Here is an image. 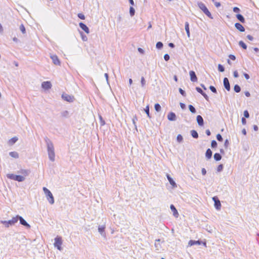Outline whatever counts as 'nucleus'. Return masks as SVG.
Segmentation results:
<instances>
[{
	"mask_svg": "<svg viewBox=\"0 0 259 259\" xmlns=\"http://www.w3.org/2000/svg\"><path fill=\"white\" fill-rule=\"evenodd\" d=\"M44 140L47 145L49 158L51 161H54L55 160V154L53 143L47 137L45 138Z\"/></svg>",
	"mask_w": 259,
	"mask_h": 259,
	"instance_id": "1",
	"label": "nucleus"
},
{
	"mask_svg": "<svg viewBox=\"0 0 259 259\" xmlns=\"http://www.w3.org/2000/svg\"><path fill=\"white\" fill-rule=\"evenodd\" d=\"M198 6L199 8V9H201L207 17H208L210 19H213V17L210 12L209 11L206 6L203 3L198 2Z\"/></svg>",
	"mask_w": 259,
	"mask_h": 259,
	"instance_id": "2",
	"label": "nucleus"
},
{
	"mask_svg": "<svg viewBox=\"0 0 259 259\" xmlns=\"http://www.w3.org/2000/svg\"><path fill=\"white\" fill-rule=\"evenodd\" d=\"M42 189L50 203L51 204H54V198L51 192L46 187H43Z\"/></svg>",
	"mask_w": 259,
	"mask_h": 259,
	"instance_id": "3",
	"label": "nucleus"
},
{
	"mask_svg": "<svg viewBox=\"0 0 259 259\" xmlns=\"http://www.w3.org/2000/svg\"><path fill=\"white\" fill-rule=\"evenodd\" d=\"M7 177L11 180H13L19 182H23L25 180V177L20 175H16L13 174H8Z\"/></svg>",
	"mask_w": 259,
	"mask_h": 259,
	"instance_id": "4",
	"label": "nucleus"
},
{
	"mask_svg": "<svg viewBox=\"0 0 259 259\" xmlns=\"http://www.w3.org/2000/svg\"><path fill=\"white\" fill-rule=\"evenodd\" d=\"M62 244V238L59 236H57L55 238V242L54 246L56 247L58 250H61L62 247L61 245Z\"/></svg>",
	"mask_w": 259,
	"mask_h": 259,
	"instance_id": "5",
	"label": "nucleus"
},
{
	"mask_svg": "<svg viewBox=\"0 0 259 259\" xmlns=\"http://www.w3.org/2000/svg\"><path fill=\"white\" fill-rule=\"evenodd\" d=\"M62 98L64 100L70 103L73 102L74 99L73 96H70L66 94H63L62 95Z\"/></svg>",
	"mask_w": 259,
	"mask_h": 259,
	"instance_id": "6",
	"label": "nucleus"
},
{
	"mask_svg": "<svg viewBox=\"0 0 259 259\" xmlns=\"http://www.w3.org/2000/svg\"><path fill=\"white\" fill-rule=\"evenodd\" d=\"M214 202V207L217 210H220L221 207V204L220 201L217 196H214L212 198Z\"/></svg>",
	"mask_w": 259,
	"mask_h": 259,
	"instance_id": "7",
	"label": "nucleus"
},
{
	"mask_svg": "<svg viewBox=\"0 0 259 259\" xmlns=\"http://www.w3.org/2000/svg\"><path fill=\"white\" fill-rule=\"evenodd\" d=\"M41 87L44 89L49 90L51 88L52 84L51 82L49 81H44L41 83Z\"/></svg>",
	"mask_w": 259,
	"mask_h": 259,
	"instance_id": "8",
	"label": "nucleus"
},
{
	"mask_svg": "<svg viewBox=\"0 0 259 259\" xmlns=\"http://www.w3.org/2000/svg\"><path fill=\"white\" fill-rule=\"evenodd\" d=\"M51 58L52 60L53 63L56 65H60V61L58 57V56L56 55H53L51 56Z\"/></svg>",
	"mask_w": 259,
	"mask_h": 259,
	"instance_id": "9",
	"label": "nucleus"
},
{
	"mask_svg": "<svg viewBox=\"0 0 259 259\" xmlns=\"http://www.w3.org/2000/svg\"><path fill=\"white\" fill-rule=\"evenodd\" d=\"M223 84L225 88L228 91H229L230 90V84L229 81V79L227 77H225L223 79Z\"/></svg>",
	"mask_w": 259,
	"mask_h": 259,
	"instance_id": "10",
	"label": "nucleus"
},
{
	"mask_svg": "<svg viewBox=\"0 0 259 259\" xmlns=\"http://www.w3.org/2000/svg\"><path fill=\"white\" fill-rule=\"evenodd\" d=\"M19 220L20 221V224L26 227L27 228H30V225L21 217H19Z\"/></svg>",
	"mask_w": 259,
	"mask_h": 259,
	"instance_id": "11",
	"label": "nucleus"
},
{
	"mask_svg": "<svg viewBox=\"0 0 259 259\" xmlns=\"http://www.w3.org/2000/svg\"><path fill=\"white\" fill-rule=\"evenodd\" d=\"M189 75L190 76V80L191 81L196 82L197 81V76L196 75L195 72L194 71L191 70L189 72Z\"/></svg>",
	"mask_w": 259,
	"mask_h": 259,
	"instance_id": "12",
	"label": "nucleus"
},
{
	"mask_svg": "<svg viewBox=\"0 0 259 259\" xmlns=\"http://www.w3.org/2000/svg\"><path fill=\"white\" fill-rule=\"evenodd\" d=\"M79 26L80 28L83 30L85 33H90V29L88 28V27L83 23L80 22L79 23Z\"/></svg>",
	"mask_w": 259,
	"mask_h": 259,
	"instance_id": "13",
	"label": "nucleus"
},
{
	"mask_svg": "<svg viewBox=\"0 0 259 259\" xmlns=\"http://www.w3.org/2000/svg\"><path fill=\"white\" fill-rule=\"evenodd\" d=\"M167 179L169 183V184L172 186L173 188L177 187V184L173 179L169 175L166 174Z\"/></svg>",
	"mask_w": 259,
	"mask_h": 259,
	"instance_id": "14",
	"label": "nucleus"
},
{
	"mask_svg": "<svg viewBox=\"0 0 259 259\" xmlns=\"http://www.w3.org/2000/svg\"><path fill=\"white\" fill-rule=\"evenodd\" d=\"M167 118L169 121H175L176 120V115L174 112H170L167 115Z\"/></svg>",
	"mask_w": 259,
	"mask_h": 259,
	"instance_id": "15",
	"label": "nucleus"
},
{
	"mask_svg": "<svg viewBox=\"0 0 259 259\" xmlns=\"http://www.w3.org/2000/svg\"><path fill=\"white\" fill-rule=\"evenodd\" d=\"M235 28L240 32L245 31V28L240 23H236L235 24Z\"/></svg>",
	"mask_w": 259,
	"mask_h": 259,
	"instance_id": "16",
	"label": "nucleus"
},
{
	"mask_svg": "<svg viewBox=\"0 0 259 259\" xmlns=\"http://www.w3.org/2000/svg\"><path fill=\"white\" fill-rule=\"evenodd\" d=\"M196 120H197V122L198 123V124L199 126L203 125V124H204V120H203V119L201 115H197V117H196Z\"/></svg>",
	"mask_w": 259,
	"mask_h": 259,
	"instance_id": "17",
	"label": "nucleus"
},
{
	"mask_svg": "<svg viewBox=\"0 0 259 259\" xmlns=\"http://www.w3.org/2000/svg\"><path fill=\"white\" fill-rule=\"evenodd\" d=\"M170 208L171 210L172 211L175 217L178 218L179 213L175 206L173 204H171L170 206Z\"/></svg>",
	"mask_w": 259,
	"mask_h": 259,
	"instance_id": "18",
	"label": "nucleus"
},
{
	"mask_svg": "<svg viewBox=\"0 0 259 259\" xmlns=\"http://www.w3.org/2000/svg\"><path fill=\"white\" fill-rule=\"evenodd\" d=\"M18 172L22 174L23 175L22 176L25 177L29 175V174L30 173V171L28 169H22L20 171H19Z\"/></svg>",
	"mask_w": 259,
	"mask_h": 259,
	"instance_id": "19",
	"label": "nucleus"
},
{
	"mask_svg": "<svg viewBox=\"0 0 259 259\" xmlns=\"http://www.w3.org/2000/svg\"><path fill=\"white\" fill-rule=\"evenodd\" d=\"M185 29L187 33V35L188 37H190V29H189V24L188 22H186L185 23Z\"/></svg>",
	"mask_w": 259,
	"mask_h": 259,
	"instance_id": "20",
	"label": "nucleus"
},
{
	"mask_svg": "<svg viewBox=\"0 0 259 259\" xmlns=\"http://www.w3.org/2000/svg\"><path fill=\"white\" fill-rule=\"evenodd\" d=\"M212 152L211 150L208 148L206 150V151L205 152V157L207 159H210L212 157Z\"/></svg>",
	"mask_w": 259,
	"mask_h": 259,
	"instance_id": "21",
	"label": "nucleus"
},
{
	"mask_svg": "<svg viewBox=\"0 0 259 259\" xmlns=\"http://www.w3.org/2000/svg\"><path fill=\"white\" fill-rule=\"evenodd\" d=\"M201 242H202L201 241H200V240L195 241V240H191L189 241L188 244L190 246H192L195 244L200 245L201 244Z\"/></svg>",
	"mask_w": 259,
	"mask_h": 259,
	"instance_id": "22",
	"label": "nucleus"
},
{
	"mask_svg": "<svg viewBox=\"0 0 259 259\" xmlns=\"http://www.w3.org/2000/svg\"><path fill=\"white\" fill-rule=\"evenodd\" d=\"M237 19L241 23H244L245 22V18L243 16L240 14H237L236 15Z\"/></svg>",
	"mask_w": 259,
	"mask_h": 259,
	"instance_id": "23",
	"label": "nucleus"
},
{
	"mask_svg": "<svg viewBox=\"0 0 259 259\" xmlns=\"http://www.w3.org/2000/svg\"><path fill=\"white\" fill-rule=\"evenodd\" d=\"M1 223L4 224L6 227H9L10 226H12L11 220L7 221H1Z\"/></svg>",
	"mask_w": 259,
	"mask_h": 259,
	"instance_id": "24",
	"label": "nucleus"
},
{
	"mask_svg": "<svg viewBox=\"0 0 259 259\" xmlns=\"http://www.w3.org/2000/svg\"><path fill=\"white\" fill-rule=\"evenodd\" d=\"M213 158L215 161H220L222 159V155L220 153H215L213 155Z\"/></svg>",
	"mask_w": 259,
	"mask_h": 259,
	"instance_id": "25",
	"label": "nucleus"
},
{
	"mask_svg": "<svg viewBox=\"0 0 259 259\" xmlns=\"http://www.w3.org/2000/svg\"><path fill=\"white\" fill-rule=\"evenodd\" d=\"M191 135L192 137L194 139H197L199 137L197 132L194 130L191 131Z\"/></svg>",
	"mask_w": 259,
	"mask_h": 259,
	"instance_id": "26",
	"label": "nucleus"
},
{
	"mask_svg": "<svg viewBox=\"0 0 259 259\" xmlns=\"http://www.w3.org/2000/svg\"><path fill=\"white\" fill-rule=\"evenodd\" d=\"M160 241V240L159 239H156L155 240V247L156 248V249L157 250H159V249L161 248V245L159 243V242Z\"/></svg>",
	"mask_w": 259,
	"mask_h": 259,
	"instance_id": "27",
	"label": "nucleus"
},
{
	"mask_svg": "<svg viewBox=\"0 0 259 259\" xmlns=\"http://www.w3.org/2000/svg\"><path fill=\"white\" fill-rule=\"evenodd\" d=\"M18 139L17 137H14L9 140V143L10 145H13L18 141Z\"/></svg>",
	"mask_w": 259,
	"mask_h": 259,
	"instance_id": "28",
	"label": "nucleus"
},
{
	"mask_svg": "<svg viewBox=\"0 0 259 259\" xmlns=\"http://www.w3.org/2000/svg\"><path fill=\"white\" fill-rule=\"evenodd\" d=\"M9 155L12 157L15 158H18L19 157V154L17 152L13 151L10 152L9 153Z\"/></svg>",
	"mask_w": 259,
	"mask_h": 259,
	"instance_id": "29",
	"label": "nucleus"
},
{
	"mask_svg": "<svg viewBox=\"0 0 259 259\" xmlns=\"http://www.w3.org/2000/svg\"><path fill=\"white\" fill-rule=\"evenodd\" d=\"M105 227L103 226H99L98 227V231L102 235H103L105 233Z\"/></svg>",
	"mask_w": 259,
	"mask_h": 259,
	"instance_id": "30",
	"label": "nucleus"
},
{
	"mask_svg": "<svg viewBox=\"0 0 259 259\" xmlns=\"http://www.w3.org/2000/svg\"><path fill=\"white\" fill-rule=\"evenodd\" d=\"M188 108H189V109L190 111L192 113H195L196 112V110L195 107L193 105H189L188 106Z\"/></svg>",
	"mask_w": 259,
	"mask_h": 259,
	"instance_id": "31",
	"label": "nucleus"
},
{
	"mask_svg": "<svg viewBox=\"0 0 259 259\" xmlns=\"http://www.w3.org/2000/svg\"><path fill=\"white\" fill-rule=\"evenodd\" d=\"M19 215H17L15 217H13L12 220H11V223L12 225H14L16 223H17L19 220Z\"/></svg>",
	"mask_w": 259,
	"mask_h": 259,
	"instance_id": "32",
	"label": "nucleus"
},
{
	"mask_svg": "<svg viewBox=\"0 0 259 259\" xmlns=\"http://www.w3.org/2000/svg\"><path fill=\"white\" fill-rule=\"evenodd\" d=\"M239 45L244 50L247 49V45L242 40L239 42Z\"/></svg>",
	"mask_w": 259,
	"mask_h": 259,
	"instance_id": "33",
	"label": "nucleus"
},
{
	"mask_svg": "<svg viewBox=\"0 0 259 259\" xmlns=\"http://www.w3.org/2000/svg\"><path fill=\"white\" fill-rule=\"evenodd\" d=\"M144 111L146 114L147 115L148 117L149 118H151V116L150 115V110H149V105H147L146 108L144 109Z\"/></svg>",
	"mask_w": 259,
	"mask_h": 259,
	"instance_id": "34",
	"label": "nucleus"
},
{
	"mask_svg": "<svg viewBox=\"0 0 259 259\" xmlns=\"http://www.w3.org/2000/svg\"><path fill=\"white\" fill-rule=\"evenodd\" d=\"M234 90L236 93H239L241 91V88L238 84H235L234 87Z\"/></svg>",
	"mask_w": 259,
	"mask_h": 259,
	"instance_id": "35",
	"label": "nucleus"
},
{
	"mask_svg": "<svg viewBox=\"0 0 259 259\" xmlns=\"http://www.w3.org/2000/svg\"><path fill=\"white\" fill-rule=\"evenodd\" d=\"M163 43L161 41H158L156 44V47L157 49H161L163 48Z\"/></svg>",
	"mask_w": 259,
	"mask_h": 259,
	"instance_id": "36",
	"label": "nucleus"
},
{
	"mask_svg": "<svg viewBox=\"0 0 259 259\" xmlns=\"http://www.w3.org/2000/svg\"><path fill=\"white\" fill-rule=\"evenodd\" d=\"M154 108L157 112H159L161 110V107L159 104L156 103L154 105Z\"/></svg>",
	"mask_w": 259,
	"mask_h": 259,
	"instance_id": "37",
	"label": "nucleus"
},
{
	"mask_svg": "<svg viewBox=\"0 0 259 259\" xmlns=\"http://www.w3.org/2000/svg\"><path fill=\"white\" fill-rule=\"evenodd\" d=\"M135 10L133 7H130V14L131 17H133L135 15Z\"/></svg>",
	"mask_w": 259,
	"mask_h": 259,
	"instance_id": "38",
	"label": "nucleus"
},
{
	"mask_svg": "<svg viewBox=\"0 0 259 259\" xmlns=\"http://www.w3.org/2000/svg\"><path fill=\"white\" fill-rule=\"evenodd\" d=\"M183 136L179 134L177 137V142L179 143H181L183 141Z\"/></svg>",
	"mask_w": 259,
	"mask_h": 259,
	"instance_id": "39",
	"label": "nucleus"
},
{
	"mask_svg": "<svg viewBox=\"0 0 259 259\" xmlns=\"http://www.w3.org/2000/svg\"><path fill=\"white\" fill-rule=\"evenodd\" d=\"M218 143L215 140H212L211 143V147L212 148H215L217 147Z\"/></svg>",
	"mask_w": 259,
	"mask_h": 259,
	"instance_id": "40",
	"label": "nucleus"
},
{
	"mask_svg": "<svg viewBox=\"0 0 259 259\" xmlns=\"http://www.w3.org/2000/svg\"><path fill=\"white\" fill-rule=\"evenodd\" d=\"M20 30L23 34L26 33V29L23 24H21L20 26Z\"/></svg>",
	"mask_w": 259,
	"mask_h": 259,
	"instance_id": "41",
	"label": "nucleus"
},
{
	"mask_svg": "<svg viewBox=\"0 0 259 259\" xmlns=\"http://www.w3.org/2000/svg\"><path fill=\"white\" fill-rule=\"evenodd\" d=\"M218 70L220 72H223L225 70V68H224V67L222 65L219 64L218 65Z\"/></svg>",
	"mask_w": 259,
	"mask_h": 259,
	"instance_id": "42",
	"label": "nucleus"
},
{
	"mask_svg": "<svg viewBox=\"0 0 259 259\" xmlns=\"http://www.w3.org/2000/svg\"><path fill=\"white\" fill-rule=\"evenodd\" d=\"M216 137H217V139L219 142H222L223 141V137H222V136H221V134H217Z\"/></svg>",
	"mask_w": 259,
	"mask_h": 259,
	"instance_id": "43",
	"label": "nucleus"
},
{
	"mask_svg": "<svg viewBox=\"0 0 259 259\" xmlns=\"http://www.w3.org/2000/svg\"><path fill=\"white\" fill-rule=\"evenodd\" d=\"M223 168H224L223 165L222 164H220V165H218V166L217 167V171L218 172H221L223 170Z\"/></svg>",
	"mask_w": 259,
	"mask_h": 259,
	"instance_id": "44",
	"label": "nucleus"
},
{
	"mask_svg": "<svg viewBox=\"0 0 259 259\" xmlns=\"http://www.w3.org/2000/svg\"><path fill=\"white\" fill-rule=\"evenodd\" d=\"M141 86L142 87H144V86L145 85V84H146V80L144 77H141Z\"/></svg>",
	"mask_w": 259,
	"mask_h": 259,
	"instance_id": "45",
	"label": "nucleus"
},
{
	"mask_svg": "<svg viewBox=\"0 0 259 259\" xmlns=\"http://www.w3.org/2000/svg\"><path fill=\"white\" fill-rule=\"evenodd\" d=\"M99 119H100V122L101 125L103 126V125H105V122L101 115L99 116Z\"/></svg>",
	"mask_w": 259,
	"mask_h": 259,
	"instance_id": "46",
	"label": "nucleus"
},
{
	"mask_svg": "<svg viewBox=\"0 0 259 259\" xmlns=\"http://www.w3.org/2000/svg\"><path fill=\"white\" fill-rule=\"evenodd\" d=\"M179 92L183 96V97H185L186 96V92L184 90H183V89H182L181 88H179Z\"/></svg>",
	"mask_w": 259,
	"mask_h": 259,
	"instance_id": "47",
	"label": "nucleus"
},
{
	"mask_svg": "<svg viewBox=\"0 0 259 259\" xmlns=\"http://www.w3.org/2000/svg\"><path fill=\"white\" fill-rule=\"evenodd\" d=\"M209 89L213 93H217V89H215V88L214 87H213L212 85H210L209 87Z\"/></svg>",
	"mask_w": 259,
	"mask_h": 259,
	"instance_id": "48",
	"label": "nucleus"
},
{
	"mask_svg": "<svg viewBox=\"0 0 259 259\" xmlns=\"http://www.w3.org/2000/svg\"><path fill=\"white\" fill-rule=\"evenodd\" d=\"M122 15L121 14L118 15L117 17V23H120L121 21H122Z\"/></svg>",
	"mask_w": 259,
	"mask_h": 259,
	"instance_id": "49",
	"label": "nucleus"
},
{
	"mask_svg": "<svg viewBox=\"0 0 259 259\" xmlns=\"http://www.w3.org/2000/svg\"><path fill=\"white\" fill-rule=\"evenodd\" d=\"M77 17L81 20L85 19V16L82 13H78L77 14Z\"/></svg>",
	"mask_w": 259,
	"mask_h": 259,
	"instance_id": "50",
	"label": "nucleus"
},
{
	"mask_svg": "<svg viewBox=\"0 0 259 259\" xmlns=\"http://www.w3.org/2000/svg\"><path fill=\"white\" fill-rule=\"evenodd\" d=\"M138 119H137V118L136 116L134 117L132 119L133 123L134 124V126L136 129H137L136 121Z\"/></svg>",
	"mask_w": 259,
	"mask_h": 259,
	"instance_id": "51",
	"label": "nucleus"
},
{
	"mask_svg": "<svg viewBox=\"0 0 259 259\" xmlns=\"http://www.w3.org/2000/svg\"><path fill=\"white\" fill-rule=\"evenodd\" d=\"M245 118H248L249 117V114L247 110H245L243 113Z\"/></svg>",
	"mask_w": 259,
	"mask_h": 259,
	"instance_id": "52",
	"label": "nucleus"
},
{
	"mask_svg": "<svg viewBox=\"0 0 259 259\" xmlns=\"http://www.w3.org/2000/svg\"><path fill=\"white\" fill-rule=\"evenodd\" d=\"M163 58H164V59L165 60V61H168L170 58L169 55L167 54H165L164 55Z\"/></svg>",
	"mask_w": 259,
	"mask_h": 259,
	"instance_id": "53",
	"label": "nucleus"
},
{
	"mask_svg": "<svg viewBox=\"0 0 259 259\" xmlns=\"http://www.w3.org/2000/svg\"><path fill=\"white\" fill-rule=\"evenodd\" d=\"M233 10L235 13H239L240 11V9L236 7H234Z\"/></svg>",
	"mask_w": 259,
	"mask_h": 259,
	"instance_id": "54",
	"label": "nucleus"
},
{
	"mask_svg": "<svg viewBox=\"0 0 259 259\" xmlns=\"http://www.w3.org/2000/svg\"><path fill=\"white\" fill-rule=\"evenodd\" d=\"M196 90L199 93H200V94H201L202 93H203V91H202V90L199 88V87H196Z\"/></svg>",
	"mask_w": 259,
	"mask_h": 259,
	"instance_id": "55",
	"label": "nucleus"
},
{
	"mask_svg": "<svg viewBox=\"0 0 259 259\" xmlns=\"http://www.w3.org/2000/svg\"><path fill=\"white\" fill-rule=\"evenodd\" d=\"M81 35L82 39L83 41H87V39H88V38H87V36H85V35L83 34L82 32L81 33Z\"/></svg>",
	"mask_w": 259,
	"mask_h": 259,
	"instance_id": "56",
	"label": "nucleus"
},
{
	"mask_svg": "<svg viewBox=\"0 0 259 259\" xmlns=\"http://www.w3.org/2000/svg\"><path fill=\"white\" fill-rule=\"evenodd\" d=\"M201 95L203 96V97L206 99V100L208 101L209 98L208 96L203 92V93H202Z\"/></svg>",
	"mask_w": 259,
	"mask_h": 259,
	"instance_id": "57",
	"label": "nucleus"
},
{
	"mask_svg": "<svg viewBox=\"0 0 259 259\" xmlns=\"http://www.w3.org/2000/svg\"><path fill=\"white\" fill-rule=\"evenodd\" d=\"M229 58L232 60H235L236 59V57L234 55L230 54L229 56Z\"/></svg>",
	"mask_w": 259,
	"mask_h": 259,
	"instance_id": "58",
	"label": "nucleus"
},
{
	"mask_svg": "<svg viewBox=\"0 0 259 259\" xmlns=\"http://www.w3.org/2000/svg\"><path fill=\"white\" fill-rule=\"evenodd\" d=\"M233 76L234 77L237 78L239 76L237 71L235 70L233 72Z\"/></svg>",
	"mask_w": 259,
	"mask_h": 259,
	"instance_id": "59",
	"label": "nucleus"
},
{
	"mask_svg": "<svg viewBox=\"0 0 259 259\" xmlns=\"http://www.w3.org/2000/svg\"><path fill=\"white\" fill-rule=\"evenodd\" d=\"M229 144V142L228 139H226L224 143V146L227 148Z\"/></svg>",
	"mask_w": 259,
	"mask_h": 259,
	"instance_id": "60",
	"label": "nucleus"
},
{
	"mask_svg": "<svg viewBox=\"0 0 259 259\" xmlns=\"http://www.w3.org/2000/svg\"><path fill=\"white\" fill-rule=\"evenodd\" d=\"M180 105L182 109H185L186 108V105L184 103H180Z\"/></svg>",
	"mask_w": 259,
	"mask_h": 259,
	"instance_id": "61",
	"label": "nucleus"
},
{
	"mask_svg": "<svg viewBox=\"0 0 259 259\" xmlns=\"http://www.w3.org/2000/svg\"><path fill=\"white\" fill-rule=\"evenodd\" d=\"M241 122L243 124H245L246 123V120L245 117H242L241 118Z\"/></svg>",
	"mask_w": 259,
	"mask_h": 259,
	"instance_id": "62",
	"label": "nucleus"
},
{
	"mask_svg": "<svg viewBox=\"0 0 259 259\" xmlns=\"http://www.w3.org/2000/svg\"><path fill=\"white\" fill-rule=\"evenodd\" d=\"M243 75L244 76V77L246 79H248L250 78L249 75L248 74L246 73H244Z\"/></svg>",
	"mask_w": 259,
	"mask_h": 259,
	"instance_id": "63",
	"label": "nucleus"
},
{
	"mask_svg": "<svg viewBox=\"0 0 259 259\" xmlns=\"http://www.w3.org/2000/svg\"><path fill=\"white\" fill-rule=\"evenodd\" d=\"M201 172L203 175H205L206 174V170L204 168H202L201 169Z\"/></svg>",
	"mask_w": 259,
	"mask_h": 259,
	"instance_id": "64",
	"label": "nucleus"
}]
</instances>
